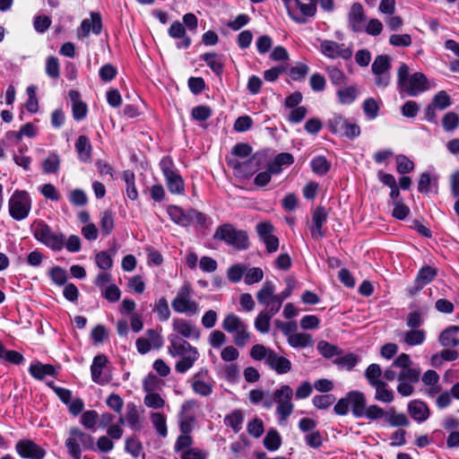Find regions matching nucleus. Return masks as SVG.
<instances>
[{"mask_svg": "<svg viewBox=\"0 0 459 459\" xmlns=\"http://www.w3.org/2000/svg\"><path fill=\"white\" fill-rule=\"evenodd\" d=\"M122 178L126 184V195L129 199L136 200L138 193L134 185V173L131 170H125L122 174Z\"/></svg>", "mask_w": 459, "mask_h": 459, "instance_id": "42", "label": "nucleus"}, {"mask_svg": "<svg viewBox=\"0 0 459 459\" xmlns=\"http://www.w3.org/2000/svg\"><path fill=\"white\" fill-rule=\"evenodd\" d=\"M200 354L196 350L191 352L187 356L181 357L180 359L176 363L175 369L179 374H184L187 370L193 368L195 361L199 359Z\"/></svg>", "mask_w": 459, "mask_h": 459, "instance_id": "32", "label": "nucleus"}, {"mask_svg": "<svg viewBox=\"0 0 459 459\" xmlns=\"http://www.w3.org/2000/svg\"><path fill=\"white\" fill-rule=\"evenodd\" d=\"M34 238L54 251H60L65 247V235L62 232L53 231L43 221L38 222L33 228Z\"/></svg>", "mask_w": 459, "mask_h": 459, "instance_id": "8", "label": "nucleus"}, {"mask_svg": "<svg viewBox=\"0 0 459 459\" xmlns=\"http://www.w3.org/2000/svg\"><path fill=\"white\" fill-rule=\"evenodd\" d=\"M358 361H359V357L353 353L346 354L342 357L337 358L334 360L335 364H337L339 367H341L346 370L352 369L356 366Z\"/></svg>", "mask_w": 459, "mask_h": 459, "instance_id": "58", "label": "nucleus"}, {"mask_svg": "<svg viewBox=\"0 0 459 459\" xmlns=\"http://www.w3.org/2000/svg\"><path fill=\"white\" fill-rule=\"evenodd\" d=\"M382 376V369L377 364H370L365 372V377L370 385H379L383 382L380 377Z\"/></svg>", "mask_w": 459, "mask_h": 459, "instance_id": "50", "label": "nucleus"}, {"mask_svg": "<svg viewBox=\"0 0 459 459\" xmlns=\"http://www.w3.org/2000/svg\"><path fill=\"white\" fill-rule=\"evenodd\" d=\"M403 341L410 345L415 346L423 343L426 338V333L423 330L411 329L402 333Z\"/></svg>", "mask_w": 459, "mask_h": 459, "instance_id": "36", "label": "nucleus"}, {"mask_svg": "<svg viewBox=\"0 0 459 459\" xmlns=\"http://www.w3.org/2000/svg\"><path fill=\"white\" fill-rule=\"evenodd\" d=\"M420 369L409 367L401 370L397 376V380L416 384L420 380Z\"/></svg>", "mask_w": 459, "mask_h": 459, "instance_id": "46", "label": "nucleus"}, {"mask_svg": "<svg viewBox=\"0 0 459 459\" xmlns=\"http://www.w3.org/2000/svg\"><path fill=\"white\" fill-rule=\"evenodd\" d=\"M395 160L397 164V171L401 174L409 173L414 169V163L405 155H397Z\"/></svg>", "mask_w": 459, "mask_h": 459, "instance_id": "61", "label": "nucleus"}, {"mask_svg": "<svg viewBox=\"0 0 459 459\" xmlns=\"http://www.w3.org/2000/svg\"><path fill=\"white\" fill-rule=\"evenodd\" d=\"M390 69L391 60L387 55L377 56L371 65L373 74L390 73Z\"/></svg>", "mask_w": 459, "mask_h": 459, "instance_id": "38", "label": "nucleus"}, {"mask_svg": "<svg viewBox=\"0 0 459 459\" xmlns=\"http://www.w3.org/2000/svg\"><path fill=\"white\" fill-rule=\"evenodd\" d=\"M196 406L195 401H187L181 406L179 412V429L181 433L190 434L193 430V425L195 420V416L193 410Z\"/></svg>", "mask_w": 459, "mask_h": 459, "instance_id": "17", "label": "nucleus"}, {"mask_svg": "<svg viewBox=\"0 0 459 459\" xmlns=\"http://www.w3.org/2000/svg\"><path fill=\"white\" fill-rule=\"evenodd\" d=\"M208 452L204 449H201L199 447H193L191 449H187L183 451L180 454V459H207Z\"/></svg>", "mask_w": 459, "mask_h": 459, "instance_id": "64", "label": "nucleus"}, {"mask_svg": "<svg viewBox=\"0 0 459 459\" xmlns=\"http://www.w3.org/2000/svg\"><path fill=\"white\" fill-rule=\"evenodd\" d=\"M331 164L324 156H316L311 160V169L317 175H325Z\"/></svg>", "mask_w": 459, "mask_h": 459, "instance_id": "47", "label": "nucleus"}, {"mask_svg": "<svg viewBox=\"0 0 459 459\" xmlns=\"http://www.w3.org/2000/svg\"><path fill=\"white\" fill-rule=\"evenodd\" d=\"M101 29V17L98 13H91V19H84L81 23V30L83 37H88L91 31L94 34H100Z\"/></svg>", "mask_w": 459, "mask_h": 459, "instance_id": "23", "label": "nucleus"}, {"mask_svg": "<svg viewBox=\"0 0 459 459\" xmlns=\"http://www.w3.org/2000/svg\"><path fill=\"white\" fill-rule=\"evenodd\" d=\"M264 278V272L259 267H253L250 269H247L245 273V283L247 285H252L254 283L259 282Z\"/></svg>", "mask_w": 459, "mask_h": 459, "instance_id": "60", "label": "nucleus"}, {"mask_svg": "<svg viewBox=\"0 0 459 459\" xmlns=\"http://www.w3.org/2000/svg\"><path fill=\"white\" fill-rule=\"evenodd\" d=\"M126 420L132 429L140 430L142 429V420L137 406L133 403L126 405Z\"/></svg>", "mask_w": 459, "mask_h": 459, "instance_id": "28", "label": "nucleus"}, {"mask_svg": "<svg viewBox=\"0 0 459 459\" xmlns=\"http://www.w3.org/2000/svg\"><path fill=\"white\" fill-rule=\"evenodd\" d=\"M429 88L430 86L425 74L417 72L410 76L409 80L400 88V90L406 92L411 97H416L428 91Z\"/></svg>", "mask_w": 459, "mask_h": 459, "instance_id": "13", "label": "nucleus"}, {"mask_svg": "<svg viewBox=\"0 0 459 459\" xmlns=\"http://www.w3.org/2000/svg\"><path fill=\"white\" fill-rule=\"evenodd\" d=\"M263 442L267 450L275 451L281 446V438L279 432L273 429L266 433Z\"/></svg>", "mask_w": 459, "mask_h": 459, "instance_id": "40", "label": "nucleus"}, {"mask_svg": "<svg viewBox=\"0 0 459 459\" xmlns=\"http://www.w3.org/2000/svg\"><path fill=\"white\" fill-rule=\"evenodd\" d=\"M108 359L104 354L97 355L91 366V379L94 383L99 385L108 384L111 377L106 373Z\"/></svg>", "mask_w": 459, "mask_h": 459, "instance_id": "16", "label": "nucleus"}, {"mask_svg": "<svg viewBox=\"0 0 459 459\" xmlns=\"http://www.w3.org/2000/svg\"><path fill=\"white\" fill-rule=\"evenodd\" d=\"M197 349L192 346L188 342L181 339L171 340L170 345L168 348L169 353L172 357H184L189 355L191 352Z\"/></svg>", "mask_w": 459, "mask_h": 459, "instance_id": "21", "label": "nucleus"}, {"mask_svg": "<svg viewBox=\"0 0 459 459\" xmlns=\"http://www.w3.org/2000/svg\"><path fill=\"white\" fill-rule=\"evenodd\" d=\"M69 96L72 101V111L74 118L75 120L83 119L87 115V105L81 100V95L77 91H70Z\"/></svg>", "mask_w": 459, "mask_h": 459, "instance_id": "24", "label": "nucleus"}, {"mask_svg": "<svg viewBox=\"0 0 459 459\" xmlns=\"http://www.w3.org/2000/svg\"><path fill=\"white\" fill-rule=\"evenodd\" d=\"M247 271V267L242 264H234L228 269L227 276L231 282H238L244 273Z\"/></svg>", "mask_w": 459, "mask_h": 459, "instance_id": "63", "label": "nucleus"}, {"mask_svg": "<svg viewBox=\"0 0 459 459\" xmlns=\"http://www.w3.org/2000/svg\"><path fill=\"white\" fill-rule=\"evenodd\" d=\"M385 419L391 427H406L410 424L406 415L396 412L394 407L386 411Z\"/></svg>", "mask_w": 459, "mask_h": 459, "instance_id": "37", "label": "nucleus"}, {"mask_svg": "<svg viewBox=\"0 0 459 459\" xmlns=\"http://www.w3.org/2000/svg\"><path fill=\"white\" fill-rule=\"evenodd\" d=\"M226 341V334L220 330L212 331L208 336V342L214 349H220Z\"/></svg>", "mask_w": 459, "mask_h": 459, "instance_id": "62", "label": "nucleus"}, {"mask_svg": "<svg viewBox=\"0 0 459 459\" xmlns=\"http://www.w3.org/2000/svg\"><path fill=\"white\" fill-rule=\"evenodd\" d=\"M169 191L173 195H182L185 191V184L181 176L176 172L165 177Z\"/></svg>", "mask_w": 459, "mask_h": 459, "instance_id": "31", "label": "nucleus"}, {"mask_svg": "<svg viewBox=\"0 0 459 459\" xmlns=\"http://www.w3.org/2000/svg\"><path fill=\"white\" fill-rule=\"evenodd\" d=\"M327 74L333 84L336 86H343L347 82V76L344 73L335 66L326 68Z\"/></svg>", "mask_w": 459, "mask_h": 459, "instance_id": "49", "label": "nucleus"}, {"mask_svg": "<svg viewBox=\"0 0 459 459\" xmlns=\"http://www.w3.org/2000/svg\"><path fill=\"white\" fill-rule=\"evenodd\" d=\"M335 402L333 394H320L313 397L312 403L319 410L327 409Z\"/></svg>", "mask_w": 459, "mask_h": 459, "instance_id": "59", "label": "nucleus"}, {"mask_svg": "<svg viewBox=\"0 0 459 459\" xmlns=\"http://www.w3.org/2000/svg\"><path fill=\"white\" fill-rule=\"evenodd\" d=\"M203 60L217 74H221L223 69V63L216 53H206L203 56Z\"/></svg>", "mask_w": 459, "mask_h": 459, "instance_id": "44", "label": "nucleus"}, {"mask_svg": "<svg viewBox=\"0 0 459 459\" xmlns=\"http://www.w3.org/2000/svg\"><path fill=\"white\" fill-rule=\"evenodd\" d=\"M125 449L132 456L138 457L143 451V445L137 437H132L126 439Z\"/></svg>", "mask_w": 459, "mask_h": 459, "instance_id": "56", "label": "nucleus"}, {"mask_svg": "<svg viewBox=\"0 0 459 459\" xmlns=\"http://www.w3.org/2000/svg\"><path fill=\"white\" fill-rule=\"evenodd\" d=\"M320 50L325 56L335 59L341 57L344 60L351 59L352 56V48L344 44H339L333 40H324L320 45Z\"/></svg>", "mask_w": 459, "mask_h": 459, "instance_id": "14", "label": "nucleus"}, {"mask_svg": "<svg viewBox=\"0 0 459 459\" xmlns=\"http://www.w3.org/2000/svg\"><path fill=\"white\" fill-rule=\"evenodd\" d=\"M275 314L266 309L261 311L255 319V328L261 333H267L270 330L271 319Z\"/></svg>", "mask_w": 459, "mask_h": 459, "instance_id": "29", "label": "nucleus"}, {"mask_svg": "<svg viewBox=\"0 0 459 459\" xmlns=\"http://www.w3.org/2000/svg\"><path fill=\"white\" fill-rule=\"evenodd\" d=\"M349 123L343 117L335 115L328 121L327 126L331 132L342 135Z\"/></svg>", "mask_w": 459, "mask_h": 459, "instance_id": "43", "label": "nucleus"}, {"mask_svg": "<svg viewBox=\"0 0 459 459\" xmlns=\"http://www.w3.org/2000/svg\"><path fill=\"white\" fill-rule=\"evenodd\" d=\"M437 270L435 267L429 265L421 267L415 279V287L413 290H410L411 293L418 291L419 290L422 289L425 285L431 282L437 276Z\"/></svg>", "mask_w": 459, "mask_h": 459, "instance_id": "20", "label": "nucleus"}, {"mask_svg": "<svg viewBox=\"0 0 459 459\" xmlns=\"http://www.w3.org/2000/svg\"><path fill=\"white\" fill-rule=\"evenodd\" d=\"M189 382L195 394L200 396L207 397L213 392V381L209 377L206 368H201L191 377Z\"/></svg>", "mask_w": 459, "mask_h": 459, "instance_id": "11", "label": "nucleus"}, {"mask_svg": "<svg viewBox=\"0 0 459 459\" xmlns=\"http://www.w3.org/2000/svg\"><path fill=\"white\" fill-rule=\"evenodd\" d=\"M376 389L375 399L378 402L385 403H391L394 400V394L392 390L387 388L385 382H381L379 385H372Z\"/></svg>", "mask_w": 459, "mask_h": 459, "instance_id": "35", "label": "nucleus"}, {"mask_svg": "<svg viewBox=\"0 0 459 459\" xmlns=\"http://www.w3.org/2000/svg\"><path fill=\"white\" fill-rule=\"evenodd\" d=\"M59 166L60 159L56 153H50L42 163L43 171L47 174L57 172Z\"/></svg>", "mask_w": 459, "mask_h": 459, "instance_id": "53", "label": "nucleus"}, {"mask_svg": "<svg viewBox=\"0 0 459 459\" xmlns=\"http://www.w3.org/2000/svg\"><path fill=\"white\" fill-rule=\"evenodd\" d=\"M150 420L157 434L161 437H166L168 428L165 415L160 412H151Z\"/></svg>", "mask_w": 459, "mask_h": 459, "instance_id": "34", "label": "nucleus"}, {"mask_svg": "<svg viewBox=\"0 0 459 459\" xmlns=\"http://www.w3.org/2000/svg\"><path fill=\"white\" fill-rule=\"evenodd\" d=\"M288 343L293 348H306L312 346L314 342L310 334L296 333L288 337Z\"/></svg>", "mask_w": 459, "mask_h": 459, "instance_id": "33", "label": "nucleus"}, {"mask_svg": "<svg viewBox=\"0 0 459 459\" xmlns=\"http://www.w3.org/2000/svg\"><path fill=\"white\" fill-rule=\"evenodd\" d=\"M195 290L189 282H184L177 290L171 301L173 310L188 316H195L200 311L199 303L194 299Z\"/></svg>", "mask_w": 459, "mask_h": 459, "instance_id": "2", "label": "nucleus"}, {"mask_svg": "<svg viewBox=\"0 0 459 459\" xmlns=\"http://www.w3.org/2000/svg\"><path fill=\"white\" fill-rule=\"evenodd\" d=\"M250 357L255 360L264 361L270 369L279 375L287 374L291 369V362L289 359L264 344H255L250 350Z\"/></svg>", "mask_w": 459, "mask_h": 459, "instance_id": "1", "label": "nucleus"}, {"mask_svg": "<svg viewBox=\"0 0 459 459\" xmlns=\"http://www.w3.org/2000/svg\"><path fill=\"white\" fill-rule=\"evenodd\" d=\"M153 311L158 315L159 319L161 321L169 320L171 315L168 300L163 297L156 301Z\"/></svg>", "mask_w": 459, "mask_h": 459, "instance_id": "48", "label": "nucleus"}, {"mask_svg": "<svg viewBox=\"0 0 459 459\" xmlns=\"http://www.w3.org/2000/svg\"><path fill=\"white\" fill-rule=\"evenodd\" d=\"M29 371L33 377L39 380H42L46 376H54L56 374V369L52 365L40 362L30 365Z\"/></svg>", "mask_w": 459, "mask_h": 459, "instance_id": "30", "label": "nucleus"}, {"mask_svg": "<svg viewBox=\"0 0 459 459\" xmlns=\"http://www.w3.org/2000/svg\"><path fill=\"white\" fill-rule=\"evenodd\" d=\"M194 439L190 434L181 433L176 439L174 451L182 454L183 451L193 448Z\"/></svg>", "mask_w": 459, "mask_h": 459, "instance_id": "45", "label": "nucleus"}, {"mask_svg": "<svg viewBox=\"0 0 459 459\" xmlns=\"http://www.w3.org/2000/svg\"><path fill=\"white\" fill-rule=\"evenodd\" d=\"M143 403L148 408L154 410L161 409L165 405L164 399L155 392L147 394L143 398Z\"/></svg>", "mask_w": 459, "mask_h": 459, "instance_id": "55", "label": "nucleus"}, {"mask_svg": "<svg viewBox=\"0 0 459 459\" xmlns=\"http://www.w3.org/2000/svg\"><path fill=\"white\" fill-rule=\"evenodd\" d=\"M168 213L175 223L181 226H187V219L186 217V212H185L180 207L170 205L168 207Z\"/></svg>", "mask_w": 459, "mask_h": 459, "instance_id": "52", "label": "nucleus"}, {"mask_svg": "<svg viewBox=\"0 0 459 459\" xmlns=\"http://www.w3.org/2000/svg\"><path fill=\"white\" fill-rule=\"evenodd\" d=\"M249 401L255 404L262 402L265 409H271L273 407L271 397H265L264 393L260 389H253L249 392Z\"/></svg>", "mask_w": 459, "mask_h": 459, "instance_id": "51", "label": "nucleus"}, {"mask_svg": "<svg viewBox=\"0 0 459 459\" xmlns=\"http://www.w3.org/2000/svg\"><path fill=\"white\" fill-rule=\"evenodd\" d=\"M299 9L302 16H295L290 12L291 18L298 23H305L307 22L306 17H313L316 13V3L302 4L299 1V4H294L293 10Z\"/></svg>", "mask_w": 459, "mask_h": 459, "instance_id": "27", "label": "nucleus"}, {"mask_svg": "<svg viewBox=\"0 0 459 459\" xmlns=\"http://www.w3.org/2000/svg\"><path fill=\"white\" fill-rule=\"evenodd\" d=\"M243 420V413L239 410L233 411L224 419L225 424L231 428L235 433H238L240 430Z\"/></svg>", "mask_w": 459, "mask_h": 459, "instance_id": "41", "label": "nucleus"}, {"mask_svg": "<svg viewBox=\"0 0 459 459\" xmlns=\"http://www.w3.org/2000/svg\"><path fill=\"white\" fill-rule=\"evenodd\" d=\"M15 450L21 457L26 459H43L46 455L45 449L30 439L18 441Z\"/></svg>", "mask_w": 459, "mask_h": 459, "instance_id": "15", "label": "nucleus"}, {"mask_svg": "<svg viewBox=\"0 0 459 459\" xmlns=\"http://www.w3.org/2000/svg\"><path fill=\"white\" fill-rule=\"evenodd\" d=\"M337 95L339 98V101L342 104H351L353 102L358 95H359V90L357 86L351 85L343 89H340L337 91Z\"/></svg>", "mask_w": 459, "mask_h": 459, "instance_id": "39", "label": "nucleus"}, {"mask_svg": "<svg viewBox=\"0 0 459 459\" xmlns=\"http://www.w3.org/2000/svg\"><path fill=\"white\" fill-rule=\"evenodd\" d=\"M221 327L231 335L238 347L246 346L251 339L247 325L234 313H229L224 316Z\"/></svg>", "mask_w": 459, "mask_h": 459, "instance_id": "3", "label": "nucleus"}, {"mask_svg": "<svg viewBox=\"0 0 459 459\" xmlns=\"http://www.w3.org/2000/svg\"><path fill=\"white\" fill-rule=\"evenodd\" d=\"M94 446V439L92 436L83 432L78 428H72L69 430V437L65 440V446L68 454L74 459H81L82 448L92 449Z\"/></svg>", "mask_w": 459, "mask_h": 459, "instance_id": "7", "label": "nucleus"}, {"mask_svg": "<svg viewBox=\"0 0 459 459\" xmlns=\"http://www.w3.org/2000/svg\"><path fill=\"white\" fill-rule=\"evenodd\" d=\"M174 331L186 338L198 339L200 337L199 330L189 321L183 318L173 320L172 324Z\"/></svg>", "mask_w": 459, "mask_h": 459, "instance_id": "19", "label": "nucleus"}, {"mask_svg": "<svg viewBox=\"0 0 459 459\" xmlns=\"http://www.w3.org/2000/svg\"><path fill=\"white\" fill-rule=\"evenodd\" d=\"M229 165L233 169L235 176L247 178L253 176L261 169L260 157L258 154L253 155L247 161L229 160Z\"/></svg>", "mask_w": 459, "mask_h": 459, "instance_id": "12", "label": "nucleus"}, {"mask_svg": "<svg viewBox=\"0 0 459 459\" xmlns=\"http://www.w3.org/2000/svg\"><path fill=\"white\" fill-rule=\"evenodd\" d=\"M439 342L445 347L459 345V326H449L439 335Z\"/></svg>", "mask_w": 459, "mask_h": 459, "instance_id": "25", "label": "nucleus"}, {"mask_svg": "<svg viewBox=\"0 0 459 459\" xmlns=\"http://www.w3.org/2000/svg\"><path fill=\"white\" fill-rule=\"evenodd\" d=\"M293 390L288 385H282L273 392V403H276V413L279 415L280 423L285 424L292 414L294 404L292 403Z\"/></svg>", "mask_w": 459, "mask_h": 459, "instance_id": "5", "label": "nucleus"}, {"mask_svg": "<svg viewBox=\"0 0 459 459\" xmlns=\"http://www.w3.org/2000/svg\"><path fill=\"white\" fill-rule=\"evenodd\" d=\"M52 281L58 285H65L67 281V272L60 266H55L48 273Z\"/></svg>", "mask_w": 459, "mask_h": 459, "instance_id": "57", "label": "nucleus"}, {"mask_svg": "<svg viewBox=\"0 0 459 459\" xmlns=\"http://www.w3.org/2000/svg\"><path fill=\"white\" fill-rule=\"evenodd\" d=\"M431 103L440 110H444L452 105L451 98L445 91H438L434 97Z\"/></svg>", "mask_w": 459, "mask_h": 459, "instance_id": "54", "label": "nucleus"}, {"mask_svg": "<svg viewBox=\"0 0 459 459\" xmlns=\"http://www.w3.org/2000/svg\"><path fill=\"white\" fill-rule=\"evenodd\" d=\"M213 238L224 241L238 250H244L249 247V240L247 232L238 230L229 223L217 228Z\"/></svg>", "mask_w": 459, "mask_h": 459, "instance_id": "6", "label": "nucleus"}, {"mask_svg": "<svg viewBox=\"0 0 459 459\" xmlns=\"http://www.w3.org/2000/svg\"><path fill=\"white\" fill-rule=\"evenodd\" d=\"M366 14L364 13L363 6L359 3H354L351 4L348 13V22L349 26L354 32H361L364 29V23L366 22Z\"/></svg>", "mask_w": 459, "mask_h": 459, "instance_id": "18", "label": "nucleus"}, {"mask_svg": "<svg viewBox=\"0 0 459 459\" xmlns=\"http://www.w3.org/2000/svg\"><path fill=\"white\" fill-rule=\"evenodd\" d=\"M8 206L11 217L16 221H22L30 213L31 199L26 191L16 190L11 196Z\"/></svg>", "mask_w": 459, "mask_h": 459, "instance_id": "9", "label": "nucleus"}, {"mask_svg": "<svg viewBox=\"0 0 459 459\" xmlns=\"http://www.w3.org/2000/svg\"><path fill=\"white\" fill-rule=\"evenodd\" d=\"M275 285L272 281H265L256 293L259 304L265 307L272 313H278L282 302L279 294H275Z\"/></svg>", "mask_w": 459, "mask_h": 459, "instance_id": "10", "label": "nucleus"}, {"mask_svg": "<svg viewBox=\"0 0 459 459\" xmlns=\"http://www.w3.org/2000/svg\"><path fill=\"white\" fill-rule=\"evenodd\" d=\"M78 158L83 162H88L91 157L92 147L90 140L85 135H80L74 144Z\"/></svg>", "mask_w": 459, "mask_h": 459, "instance_id": "26", "label": "nucleus"}, {"mask_svg": "<svg viewBox=\"0 0 459 459\" xmlns=\"http://www.w3.org/2000/svg\"><path fill=\"white\" fill-rule=\"evenodd\" d=\"M408 411L411 417L419 422L425 421L429 416L428 405L420 400H413L409 403Z\"/></svg>", "mask_w": 459, "mask_h": 459, "instance_id": "22", "label": "nucleus"}, {"mask_svg": "<svg viewBox=\"0 0 459 459\" xmlns=\"http://www.w3.org/2000/svg\"><path fill=\"white\" fill-rule=\"evenodd\" d=\"M366 404V396L362 392L350 391L335 403L333 411L337 415L344 416L351 409L355 418H361Z\"/></svg>", "mask_w": 459, "mask_h": 459, "instance_id": "4", "label": "nucleus"}]
</instances>
